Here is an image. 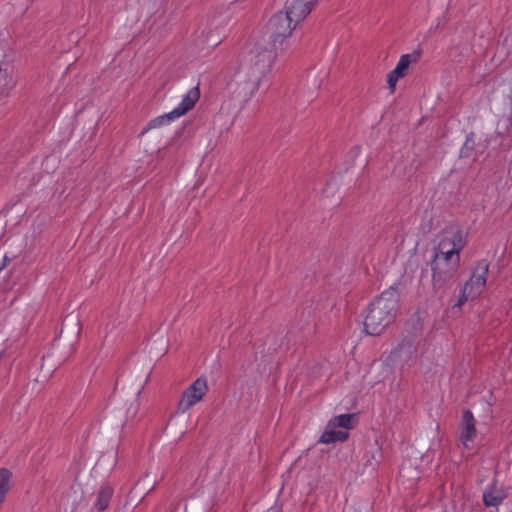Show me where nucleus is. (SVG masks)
<instances>
[{"instance_id":"nucleus-1","label":"nucleus","mask_w":512,"mask_h":512,"mask_svg":"<svg viewBox=\"0 0 512 512\" xmlns=\"http://www.w3.org/2000/svg\"><path fill=\"white\" fill-rule=\"evenodd\" d=\"M399 298L397 287L391 286L369 305L364 320L366 334L379 336L395 321Z\"/></svg>"},{"instance_id":"nucleus-2","label":"nucleus","mask_w":512,"mask_h":512,"mask_svg":"<svg viewBox=\"0 0 512 512\" xmlns=\"http://www.w3.org/2000/svg\"><path fill=\"white\" fill-rule=\"evenodd\" d=\"M277 56L276 49L257 43L249 52L247 59L241 66L239 75L247 85V94L253 96L260 89L265 78L271 71L272 64Z\"/></svg>"},{"instance_id":"nucleus-3","label":"nucleus","mask_w":512,"mask_h":512,"mask_svg":"<svg viewBox=\"0 0 512 512\" xmlns=\"http://www.w3.org/2000/svg\"><path fill=\"white\" fill-rule=\"evenodd\" d=\"M447 244H438L431 261L432 287L434 293L442 298L452 287L460 266V255L447 250Z\"/></svg>"},{"instance_id":"nucleus-4","label":"nucleus","mask_w":512,"mask_h":512,"mask_svg":"<svg viewBox=\"0 0 512 512\" xmlns=\"http://www.w3.org/2000/svg\"><path fill=\"white\" fill-rule=\"evenodd\" d=\"M199 97V88L193 87L187 92L178 107H176L170 113H166L151 120L148 124V127L142 131L141 135L148 132L149 130H155L153 132V136L156 138L162 135H170L172 133L174 134L172 139L179 137L182 133L183 127L174 130L170 126V122L191 110L199 100Z\"/></svg>"},{"instance_id":"nucleus-5","label":"nucleus","mask_w":512,"mask_h":512,"mask_svg":"<svg viewBox=\"0 0 512 512\" xmlns=\"http://www.w3.org/2000/svg\"><path fill=\"white\" fill-rule=\"evenodd\" d=\"M296 26L295 21L285 10L274 14L266 26V34L273 48H276V43L282 44L284 39L291 35Z\"/></svg>"},{"instance_id":"nucleus-6","label":"nucleus","mask_w":512,"mask_h":512,"mask_svg":"<svg viewBox=\"0 0 512 512\" xmlns=\"http://www.w3.org/2000/svg\"><path fill=\"white\" fill-rule=\"evenodd\" d=\"M207 391L208 385L206 379L203 377L196 379L183 391L177 405V411L179 413L187 412L191 407L202 400Z\"/></svg>"},{"instance_id":"nucleus-7","label":"nucleus","mask_w":512,"mask_h":512,"mask_svg":"<svg viewBox=\"0 0 512 512\" xmlns=\"http://www.w3.org/2000/svg\"><path fill=\"white\" fill-rule=\"evenodd\" d=\"M489 271V264L486 260L478 262L473 270L472 276L464 285L466 289L470 290L472 297H477L486 284V277Z\"/></svg>"},{"instance_id":"nucleus-8","label":"nucleus","mask_w":512,"mask_h":512,"mask_svg":"<svg viewBox=\"0 0 512 512\" xmlns=\"http://www.w3.org/2000/svg\"><path fill=\"white\" fill-rule=\"evenodd\" d=\"M318 0H286L284 10L292 17L295 24L303 21L312 11Z\"/></svg>"},{"instance_id":"nucleus-9","label":"nucleus","mask_w":512,"mask_h":512,"mask_svg":"<svg viewBox=\"0 0 512 512\" xmlns=\"http://www.w3.org/2000/svg\"><path fill=\"white\" fill-rule=\"evenodd\" d=\"M393 356L403 362L413 360L417 356V347L415 339L405 337L393 351Z\"/></svg>"},{"instance_id":"nucleus-10","label":"nucleus","mask_w":512,"mask_h":512,"mask_svg":"<svg viewBox=\"0 0 512 512\" xmlns=\"http://www.w3.org/2000/svg\"><path fill=\"white\" fill-rule=\"evenodd\" d=\"M506 497V491L495 483L487 486L483 492V502L486 507H497Z\"/></svg>"},{"instance_id":"nucleus-11","label":"nucleus","mask_w":512,"mask_h":512,"mask_svg":"<svg viewBox=\"0 0 512 512\" xmlns=\"http://www.w3.org/2000/svg\"><path fill=\"white\" fill-rule=\"evenodd\" d=\"M475 422L472 412L468 409L464 410L462 418V432L460 436L464 445H467V442L472 441L476 436Z\"/></svg>"},{"instance_id":"nucleus-12","label":"nucleus","mask_w":512,"mask_h":512,"mask_svg":"<svg viewBox=\"0 0 512 512\" xmlns=\"http://www.w3.org/2000/svg\"><path fill=\"white\" fill-rule=\"evenodd\" d=\"M466 235L463 231H456L450 237H444L439 244H447V250H451L454 255H460V251L464 248L466 244Z\"/></svg>"},{"instance_id":"nucleus-13","label":"nucleus","mask_w":512,"mask_h":512,"mask_svg":"<svg viewBox=\"0 0 512 512\" xmlns=\"http://www.w3.org/2000/svg\"><path fill=\"white\" fill-rule=\"evenodd\" d=\"M348 437L349 434L347 431L331 428V423L328 422L324 432L319 439V443L330 444L335 442H344L348 439Z\"/></svg>"},{"instance_id":"nucleus-14","label":"nucleus","mask_w":512,"mask_h":512,"mask_svg":"<svg viewBox=\"0 0 512 512\" xmlns=\"http://www.w3.org/2000/svg\"><path fill=\"white\" fill-rule=\"evenodd\" d=\"M113 496V488L108 485H102L97 492V498L93 507L98 511H104L108 508L111 498Z\"/></svg>"},{"instance_id":"nucleus-15","label":"nucleus","mask_w":512,"mask_h":512,"mask_svg":"<svg viewBox=\"0 0 512 512\" xmlns=\"http://www.w3.org/2000/svg\"><path fill=\"white\" fill-rule=\"evenodd\" d=\"M331 428H342L345 431L352 429L357 422V415L354 413H347L335 416L330 421Z\"/></svg>"},{"instance_id":"nucleus-16","label":"nucleus","mask_w":512,"mask_h":512,"mask_svg":"<svg viewBox=\"0 0 512 512\" xmlns=\"http://www.w3.org/2000/svg\"><path fill=\"white\" fill-rule=\"evenodd\" d=\"M421 57V50H415L411 54H404L396 66L395 74L405 76L411 63H416Z\"/></svg>"},{"instance_id":"nucleus-17","label":"nucleus","mask_w":512,"mask_h":512,"mask_svg":"<svg viewBox=\"0 0 512 512\" xmlns=\"http://www.w3.org/2000/svg\"><path fill=\"white\" fill-rule=\"evenodd\" d=\"M12 473L7 468H0V504L4 501L6 494L10 490V481Z\"/></svg>"},{"instance_id":"nucleus-18","label":"nucleus","mask_w":512,"mask_h":512,"mask_svg":"<svg viewBox=\"0 0 512 512\" xmlns=\"http://www.w3.org/2000/svg\"><path fill=\"white\" fill-rule=\"evenodd\" d=\"M473 298L472 297V294H470V290L469 289H466V287L464 286L462 289H461V292H460V295H459V298L457 300V302L453 305L452 309H460L461 306L469 299V298Z\"/></svg>"},{"instance_id":"nucleus-19","label":"nucleus","mask_w":512,"mask_h":512,"mask_svg":"<svg viewBox=\"0 0 512 512\" xmlns=\"http://www.w3.org/2000/svg\"><path fill=\"white\" fill-rule=\"evenodd\" d=\"M402 77H403L402 75L395 74V70H392L388 74L387 82H388L389 88L391 89L392 92L395 90L398 79L402 78Z\"/></svg>"},{"instance_id":"nucleus-20","label":"nucleus","mask_w":512,"mask_h":512,"mask_svg":"<svg viewBox=\"0 0 512 512\" xmlns=\"http://www.w3.org/2000/svg\"><path fill=\"white\" fill-rule=\"evenodd\" d=\"M360 153H361V148H360L359 146H355V147H353V148L350 150V152H349V154H350V156H351V158H352L353 160H354L356 157H358V156L360 155Z\"/></svg>"},{"instance_id":"nucleus-21","label":"nucleus","mask_w":512,"mask_h":512,"mask_svg":"<svg viewBox=\"0 0 512 512\" xmlns=\"http://www.w3.org/2000/svg\"><path fill=\"white\" fill-rule=\"evenodd\" d=\"M11 262V259L8 256L3 257V262L0 266V271L3 270L9 263Z\"/></svg>"},{"instance_id":"nucleus-22","label":"nucleus","mask_w":512,"mask_h":512,"mask_svg":"<svg viewBox=\"0 0 512 512\" xmlns=\"http://www.w3.org/2000/svg\"><path fill=\"white\" fill-rule=\"evenodd\" d=\"M473 140H472V137L471 136H468L466 141H465V144H464V147L468 148V149H472L473 148Z\"/></svg>"},{"instance_id":"nucleus-23","label":"nucleus","mask_w":512,"mask_h":512,"mask_svg":"<svg viewBox=\"0 0 512 512\" xmlns=\"http://www.w3.org/2000/svg\"><path fill=\"white\" fill-rule=\"evenodd\" d=\"M267 81L265 80V82H263L262 84H265V87H268V84H266Z\"/></svg>"},{"instance_id":"nucleus-24","label":"nucleus","mask_w":512,"mask_h":512,"mask_svg":"<svg viewBox=\"0 0 512 512\" xmlns=\"http://www.w3.org/2000/svg\"><path fill=\"white\" fill-rule=\"evenodd\" d=\"M511 353H512V348H511Z\"/></svg>"}]
</instances>
